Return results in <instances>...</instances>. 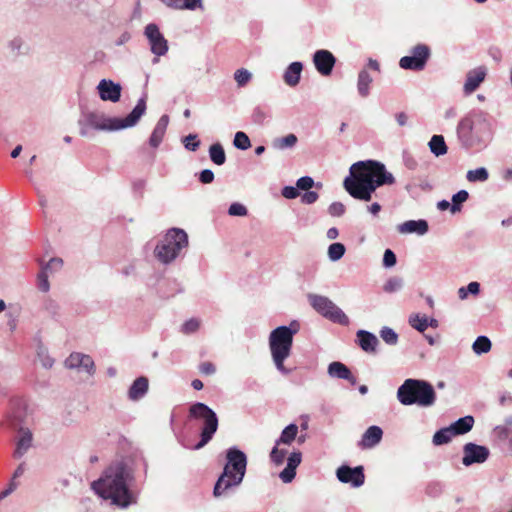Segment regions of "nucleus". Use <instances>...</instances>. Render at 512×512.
I'll list each match as a JSON object with an SVG mask.
<instances>
[{"label":"nucleus","instance_id":"4468645a","mask_svg":"<svg viewBox=\"0 0 512 512\" xmlns=\"http://www.w3.org/2000/svg\"><path fill=\"white\" fill-rule=\"evenodd\" d=\"M337 478L342 483H350L353 487H360L364 484L365 475L362 466L351 468L343 465L337 469Z\"/></svg>","mask_w":512,"mask_h":512},{"label":"nucleus","instance_id":"3c124183","mask_svg":"<svg viewBox=\"0 0 512 512\" xmlns=\"http://www.w3.org/2000/svg\"><path fill=\"white\" fill-rule=\"evenodd\" d=\"M268 116V111L262 106H257L253 109L252 120L254 123L263 124Z\"/></svg>","mask_w":512,"mask_h":512},{"label":"nucleus","instance_id":"4c0bfd02","mask_svg":"<svg viewBox=\"0 0 512 512\" xmlns=\"http://www.w3.org/2000/svg\"><path fill=\"white\" fill-rule=\"evenodd\" d=\"M491 346L492 344L488 337L478 336L472 345V349L476 354L481 355L483 353L489 352Z\"/></svg>","mask_w":512,"mask_h":512},{"label":"nucleus","instance_id":"9d476101","mask_svg":"<svg viewBox=\"0 0 512 512\" xmlns=\"http://www.w3.org/2000/svg\"><path fill=\"white\" fill-rule=\"evenodd\" d=\"M308 301L313 309L326 319L343 326L349 325L350 320L348 316L328 297L309 294Z\"/></svg>","mask_w":512,"mask_h":512},{"label":"nucleus","instance_id":"de8ad7c7","mask_svg":"<svg viewBox=\"0 0 512 512\" xmlns=\"http://www.w3.org/2000/svg\"><path fill=\"white\" fill-rule=\"evenodd\" d=\"M252 78V74L244 68L238 69L234 73V79L239 87H244Z\"/></svg>","mask_w":512,"mask_h":512},{"label":"nucleus","instance_id":"9b49d317","mask_svg":"<svg viewBox=\"0 0 512 512\" xmlns=\"http://www.w3.org/2000/svg\"><path fill=\"white\" fill-rule=\"evenodd\" d=\"M430 54V48L427 45L418 44L412 48L411 55L400 59L399 66L405 70L421 71L425 68Z\"/></svg>","mask_w":512,"mask_h":512},{"label":"nucleus","instance_id":"f8f14e48","mask_svg":"<svg viewBox=\"0 0 512 512\" xmlns=\"http://www.w3.org/2000/svg\"><path fill=\"white\" fill-rule=\"evenodd\" d=\"M144 34L149 41L151 52L154 55L159 57L167 53L168 42L155 23H149L145 27Z\"/></svg>","mask_w":512,"mask_h":512},{"label":"nucleus","instance_id":"39448f33","mask_svg":"<svg viewBox=\"0 0 512 512\" xmlns=\"http://www.w3.org/2000/svg\"><path fill=\"white\" fill-rule=\"evenodd\" d=\"M225 457L226 463L223 471L214 485L213 495L215 497L225 495L230 489L238 487L246 474L248 461L243 451L233 446L226 450Z\"/></svg>","mask_w":512,"mask_h":512},{"label":"nucleus","instance_id":"5701e85b","mask_svg":"<svg viewBox=\"0 0 512 512\" xmlns=\"http://www.w3.org/2000/svg\"><path fill=\"white\" fill-rule=\"evenodd\" d=\"M357 342L360 348L366 353H375L379 344L378 338L366 330H358L356 333Z\"/></svg>","mask_w":512,"mask_h":512},{"label":"nucleus","instance_id":"f3484780","mask_svg":"<svg viewBox=\"0 0 512 512\" xmlns=\"http://www.w3.org/2000/svg\"><path fill=\"white\" fill-rule=\"evenodd\" d=\"M97 89L100 98L104 101L117 102L121 97V86L111 80L102 79Z\"/></svg>","mask_w":512,"mask_h":512},{"label":"nucleus","instance_id":"cd10ccee","mask_svg":"<svg viewBox=\"0 0 512 512\" xmlns=\"http://www.w3.org/2000/svg\"><path fill=\"white\" fill-rule=\"evenodd\" d=\"M303 65L301 62H292L285 70L283 75L284 82L291 87L296 86L301 78Z\"/></svg>","mask_w":512,"mask_h":512},{"label":"nucleus","instance_id":"a18cd8bd","mask_svg":"<svg viewBox=\"0 0 512 512\" xmlns=\"http://www.w3.org/2000/svg\"><path fill=\"white\" fill-rule=\"evenodd\" d=\"M380 337L388 345H396L398 342V334L389 327H383L380 330Z\"/></svg>","mask_w":512,"mask_h":512},{"label":"nucleus","instance_id":"7c9ffc66","mask_svg":"<svg viewBox=\"0 0 512 512\" xmlns=\"http://www.w3.org/2000/svg\"><path fill=\"white\" fill-rule=\"evenodd\" d=\"M474 425V418L470 415L459 418L457 421L450 425L454 435H463L469 432Z\"/></svg>","mask_w":512,"mask_h":512},{"label":"nucleus","instance_id":"c03bdc74","mask_svg":"<svg viewBox=\"0 0 512 512\" xmlns=\"http://www.w3.org/2000/svg\"><path fill=\"white\" fill-rule=\"evenodd\" d=\"M233 144L237 149L247 150L251 146V141L246 133L238 131L234 136Z\"/></svg>","mask_w":512,"mask_h":512},{"label":"nucleus","instance_id":"393cba45","mask_svg":"<svg viewBox=\"0 0 512 512\" xmlns=\"http://www.w3.org/2000/svg\"><path fill=\"white\" fill-rule=\"evenodd\" d=\"M168 123H169L168 115H162L159 118V120L156 123V125L152 131V134L149 138V145L151 147L157 148L161 144V142L164 138V135L166 133Z\"/></svg>","mask_w":512,"mask_h":512},{"label":"nucleus","instance_id":"4be33fe9","mask_svg":"<svg viewBox=\"0 0 512 512\" xmlns=\"http://www.w3.org/2000/svg\"><path fill=\"white\" fill-rule=\"evenodd\" d=\"M25 417V405L21 400H14L10 404L7 421L11 428L17 429Z\"/></svg>","mask_w":512,"mask_h":512},{"label":"nucleus","instance_id":"0e129e2a","mask_svg":"<svg viewBox=\"0 0 512 512\" xmlns=\"http://www.w3.org/2000/svg\"><path fill=\"white\" fill-rule=\"evenodd\" d=\"M403 162H404L405 167L408 168L409 170H415L418 166L417 161L410 154L403 155Z\"/></svg>","mask_w":512,"mask_h":512},{"label":"nucleus","instance_id":"c756f323","mask_svg":"<svg viewBox=\"0 0 512 512\" xmlns=\"http://www.w3.org/2000/svg\"><path fill=\"white\" fill-rule=\"evenodd\" d=\"M372 82L373 78L371 77L367 69L360 70L357 79V91L362 98H366L369 96Z\"/></svg>","mask_w":512,"mask_h":512},{"label":"nucleus","instance_id":"a211bd4d","mask_svg":"<svg viewBox=\"0 0 512 512\" xmlns=\"http://www.w3.org/2000/svg\"><path fill=\"white\" fill-rule=\"evenodd\" d=\"M33 441L32 432L28 428L19 427L16 448L13 452L15 459L22 458L31 448Z\"/></svg>","mask_w":512,"mask_h":512},{"label":"nucleus","instance_id":"774afa93","mask_svg":"<svg viewBox=\"0 0 512 512\" xmlns=\"http://www.w3.org/2000/svg\"><path fill=\"white\" fill-rule=\"evenodd\" d=\"M45 309L52 315H56L59 310L58 304L53 300H47L45 302Z\"/></svg>","mask_w":512,"mask_h":512},{"label":"nucleus","instance_id":"ea45409f","mask_svg":"<svg viewBox=\"0 0 512 512\" xmlns=\"http://www.w3.org/2000/svg\"><path fill=\"white\" fill-rule=\"evenodd\" d=\"M469 198V193L466 190H460L452 196L451 212L456 213L461 210V205Z\"/></svg>","mask_w":512,"mask_h":512},{"label":"nucleus","instance_id":"8fccbe9b","mask_svg":"<svg viewBox=\"0 0 512 512\" xmlns=\"http://www.w3.org/2000/svg\"><path fill=\"white\" fill-rule=\"evenodd\" d=\"M48 277L49 273H47L45 269H41L37 275V287L42 292H48L50 289Z\"/></svg>","mask_w":512,"mask_h":512},{"label":"nucleus","instance_id":"a878e982","mask_svg":"<svg viewBox=\"0 0 512 512\" xmlns=\"http://www.w3.org/2000/svg\"><path fill=\"white\" fill-rule=\"evenodd\" d=\"M148 379L146 377H138L128 390V398L132 401L142 399L148 391Z\"/></svg>","mask_w":512,"mask_h":512},{"label":"nucleus","instance_id":"b1692460","mask_svg":"<svg viewBox=\"0 0 512 512\" xmlns=\"http://www.w3.org/2000/svg\"><path fill=\"white\" fill-rule=\"evenodd\" d=\"M428 222L424 219L408 220L398 226V231L402 234L415 233L424 235L428 232Z\"/></svg>","mask_w":512,"mask_h":512},{"label":"nucleus","instance_id":"473e14b6","mask_svg":"<svg viewBox=\"0 0 512 512\" xmlns=\"http://www.w3.org/2000/svg\"><path fill=\"white\" fill-rule=\"evenodd\" d=\"M298 426L296 424H289L281 432L280 437L275 441L277 445L286 444L290 445L297 437Z\"/></svg>","mask_w":512,"mask_h":512},{"label":"nucleus","instance_id":"864d4df0","mask_svg":"<svg viewBox=\"0 0 512 512\" xmlns=\"http://www.w3.org/2000/svg\"><path fill=\"white\" fill-rule=\"evenodd\" d=\"M184 147L189 151H196L200 146V141L196 134H189L183 139Z\"/></svg>","mask_w":512,"mask_h":512},{"label":"nucleus","instance_id":"13d9d810","mask_svg":"<svg viewBox=\"0 0 512 512\" xmlns=\"http://www.w3.org/2000/svg\"><path fill=\"white\" fill-rule=\"evenodd\" d=\"M345 205L341 202H333L328 207V212L331 216H342L345 213Z\"/></svg>","mask_w":512,"mask_h":512},{"label":"nucleus","instance_id":"dca6fc26","mask_svg":"<svg viewBox=\"0 0 512 512\" xmlns=\"http://www.w3.org/2000/svg\"><path fill=\"white\" fill-rule=\"evenodd\" d=\"M313 62L321 75L328 76L332 73L336 58L330 51L321 49L314 53Z\"/></svg>","mask_w":512,"mask_h":512},{"label":"nucleus","instance_id":"338daca9","mask_svg":"<svg viewBox=\"0 0 512 512\" xmlns=\"http://www.w3.org/2000/svg\"><path fill=\"white\" fill-rule=\"evenodd\" d=\"M499 404L502 407L512 405V395L507 391L500 393Z\"/></svg>","mask_w":512,"mask_h":512},{"label":"nucleus","instance_id":"4d7b16f0","mask_svg":"<svg viewBox=\"0 0 512 512\" xmlns=\"http://www.w3.org/2000/svg\"><path fill=\"white\" fill-rule=\"evenodd\" d=\"M314 186V180L309 176H303L296 182L298 190L309 191Z\"/></svg>","mask_w":512,"mask_h":512},{"label":"nucleus","instance_id":"7ed1b4c3","mask_svg":"<svg viewBox=\"0 0 512 512\" xmlns=\"http://www.w3.org/2000/svg\"><path fill=\"white\" fill-rule=\"evenodd\" d=\"M456 132L463 148L479 152L493 138L492 118L482 111L472 112L459 121Z\"/></svg>","mask_w":512,"mask_h":512},{"label":"nucleus","instance_id":"6e6d98bb","mask_svg":"<svg viewBox=\"0 0 512 512\" xmlns=\"http://www.w3.org/2000/svg\"><path fill=\"white\" fill-rule=\"evenodd\" d=\"M247 213H248L247 208L243 204L238 203V202L232 203L228 209V214L230 216L243 217V216H246Z\"/></svg>","mask_w":512,"mask_h":512},{"label":"nucleus","instance_id":"0eeeda50","mask_svg":"<svg viewBox=\"0 0 512 512\" xmlns=\"http://www.w3.org/2000/svg\"><path fill=\"white\" fill-rule=\"evenodd\" d=\"M436 398L434 387L426 380L408 378L397 390V399L405 406L431 407Z\"/></svg>","mask_w":512,"mask_h":512},{"label":"nucleus","instance_id":"69168bd1","mask_svg":"<svg viewBox=\"0 0 512 512\" xmlns=\"http://www.w3.org/2000/svg\"><path fill=\"white\" fill-rule=\"evenodd\" d=\"M199 370L202 374L212 375L215 373L216 368H215L214 364L211 362H203L200 364Z\"/></svg>","mask_w":512,"mask_h":512},{"label":"nucleus","instance_id":"aec40b11","mask_svg":"<svg viewBox=\"0 0 512 512\" xmlns=\"http://www.w3.org/2000/svg\"><path fill=\"white\" fill-rule=\"evenodd\" d=\"M302 461V454L300 451L292 452L288 459L286 467L280 472L279 477L284 483H290L296 476V469Z\"/></svg>","mask_w":512,"mask_h":512},{"label":"nucleus","instance_id":"603ef678","mask_svg":"<svg viewBox=\"0 0 512 512\" xmlns=\"http://www.w3.org/2000/svg\"><path fill=\"white\" fill-rule=\"evenodd\" d=\"M41 264V269H45L47 273H53L61 269L63 265V260L61 258H51L48 263Z\"/></svg>","mask_w":512,"mask_h":512},{"label":"nucleus","instance_id":"412c9836","mask_svg":"<svg viewBox=\"0 0 512 512\" xmlns=\"http://www.w3.org/2000/svg\"><path fill=\"white\" fill-rule=\"evenodd\" d=\"M486 76V68L481 66L477 67L467 73L466 81L464 84L465 94L473 93L480 84L484 81Z\"/></svg>","mask_w":512,"mask_h":512},{"label":"nucleus","instance_id":"680f3d73","mask_svg":"<svg viewBox=\"0 0 512 512\" xmlns=\"http://www.w3.org/2000/svg\"><path fill=\"white\" fill-rule=\"evenodd\" d=\"M214 180V173L210 169H204L199 173V181L202 184H210Z\"/></svg>","mask_w":512,"mask_h":512},{"label":"nucleus","instance_id":"72a5a7b5","mask_svg":"<svg viewBox=\"0 0 512 512\" xmlns=\"http://www.w3.org/2000/svg\"><path fill=\"white\" fill-rule=\"evenodd\" d=\"M209 157L211 161L221 166L226 162V154L223 146L220 143H214L209 148Z\"/></svg>","mask_w":512,"mask_h":512},{"label":"nucleus","instance_id":"5fc2aeb1","mask_svg":"<svg viewBox=\"0 0 512 512\" xmlns=\"http://www.w3.org/2000/svg\"><path fill=\"white\" fill-rule=\"evenodd\" d=\"M200 321L197 318H191L187 320L181 327V331L184 334H192L198 330Z\"/></svg>","mask_w":512,"mask_h":512},{"label":"nucleus","instance_id":"bf43d9fd","mask_svg":"<svg viewBox=\"0 0 512 512\" xmlns=\"http://www.w3.org/2000/svg\"><path fill=\"white\" fill-rule=\"evenodd\" d=\"M397 262V258L395 253L391 249H386L383 255V265L384 267L390 268L393 267Z\"/></svg>","mask_w":512,"mask_h":512},{"label":"nucleus","instance_id":"c9c22d12","mask_svg":"<svg viewBox=\"0 0 512 512\" xmlns=\"http://www.w3.org/2000/svg\"><path fill=\"white\" fill-rule=\"evenodd\" d=\"M455 436L450 426L441 428L433 436L432 442L434 445L439 446L447 444L451 441L452 437Z\"/></svg>","mask_w":512,"mask_h":512},{"label":"nucleus","instance_id":"e433bc0d","mask_svg":"<svg viewBox=\"0 0 512 512\" xmlns=\"http://www.w3.org/2000/svg\"><path fill=\"white\" fill-rule=\"evenodd\" d=\"M489 178L488 170L485 167H480L474 170H469L466 174V179L471 182H485Z\"/></svg>","mask_w":512,"mask_h":512},{"label":"nucleus","instance_id":"f03ea898","mask_svg":"<svg viewBox=\"0 0 512 512\" xmlns=\"http://www.w3.org/2000/svg\"><path fill=\"white\" fill-rule=\"evenodd\" d=\"M133 479L131 469L123 461H116L92 483V489L102 499L110 500L112 505L127 508L136 503V495L129 488Z\"/></svg>","mask_w":512,"mask_h":512},{"label":"nucleus","instance_id":"37998d69","mask_svg":"<svg viewBox=\"0 0 512 512\" xmlns=\"http://www.w3.org/2000/svg\"><path fill=\"white\" fill-rule=\"evenodd\" d=\"M403 287V279L399 276L390 277L383 286L386 293H395Z\"/></svg>","mask_w":512,"mask_h":512},{"label":"nucleus","instance_id":"a19ab883","mask_svg":"<svg viewBox=\"0 0 512 512\" xmlns=\"http://www.w3.org/2000/svg\"><path fill=\"white\" fill-rule=\"evenodd\" d=\"M409 324L419 332H424L429 327L428 318L419 314L410 316Z\"/></svg>","mask_w":512,"mask_h":512},{"label":"nucleus","instance_id":"1a4fd4ad","mask_svg":"<svg viewBox=\"0 0 512 512\" xmlns=\"http://www.w3.org/2000/svg\"><path fill=\"white\" fill-rule=\"evenodd\" d=\"M188 246V236L186 232L179 228L170 229L154 249L155 258L163 263L173 262L181 253L182 249Z\"/></svg>","mask_w":512,"mask_h":512},{"label":"nucleus","instance_id":"ddd939ff","mask_svg":"<svg viewBox=\"0 0 512 512\" xmlns=\"http://www.w3.org/2000/svg\"><path fill=\"white\" fill-rule=\"evenodd\" d=\"M463 452L464 456L462 459V463L467 467L475 463H484L490 455V451L487 447L477 445L471 442L466 443L464 445Z\"/></svg>","mask_w":512,"mask_h":512},{"label":"nucleus","instance_id":"c85d7f7f","mask_svg":"<svg viewBox=\"0 0 512 512\" xmlns=\"http://www.w3.org/2000/svg\"><path fill=\"white\" fill-rule=\"evenodd\" d=\"M164 5L176 10L203 9L202 0H160Z\"/></svg>","mask_w":512,"mask_h":512},{"label":"nucleus","instance_id":"e2e57ef3","mask_svg":"<svg viewBox=\"0 0 512 512\" xmlns=\"http://www.w3.org/2000/svg\"><path fill=\"white\" fill-rule=\"evenodd\" d=\"M318 193L315 191H305V193L301 196V202L303 204H313L318 200Z\"/></svg>","mask_w":512,"mask_h":512},{"label":"nucleus","instance_id":"79ce46f5","mask_svg":"<svg viewBox=\"0 0 512 512\" xmlns=\"http://www.w3.org/2000/svg\"><path fill=\"white\" fill-rule=\"evenodd\" d=\"M345 251V246L342 243H333L328 248V257L331 261H338L344 256Z\"/></svg>","mask_w":512,"mask_h":512},{"label":"nucleus","instance_id":"58836bf2","mask_svg":"<svg viewBox=\"0 0 512 512\" xmlns=\"http://www.w3.org/2000/svg\"><path fill=\"white\" fill-rule=\"evenodd\" d=\"M480 293V284L476 281L470 282L467 286L460 287L458 289V297L461 300H464L471 295H478Z\"/></svg>","mask_w":512,"mask_h":512},{"label":"nucleus","instance_id":"052dcab7","mask_svg":"<svg viewBox=\"0 0 512 512\" xmlns=\"http://www.w3.org/2000/svg\"><path fill=\"white\" fill-rule=\"evenodd\" d=\"M282 196L286 199H295L299 196V190L294 186H285L282 188Z\"/></svg>","mask_w":512,"mask_h":512},{"label":"nucleus","instance_id":"6ab92c4d","mask_svg":"<svg viewBox=\"0 0 512 512\" xmlns=\"http://www.w3.org/2000/svg\"><path fill=\"white\" fill-rule=\"evenodd\" d=\"M327 373L331 378L347 380L351 385H355L357 383V378L342 362H331L328 365Z\"/></svg>","mask_w":512,"mask_h":512},{"label":"nucleus","instance_id":"20e7f679","mask_svg":"<svg viewBox=\"0 0 512 512\" xmlns=\"http://www.w3.org/2000/svg\"><path fill=\"white\" fill-rule=\"evenodd\" d=\"M146 111L145 98H140L133 110L124 118L106 117L102 113L84 112L78 121L80 135L87 137L92 130L116 131L133 127Z\"/></svg>","mask_w":512,"mask_h":512},{"label":"nucleus","instance_id":"bb28decb","mask_svg":"<svg viewBox=\"0 0 512 512\" xmlns=\"http://www.w3.org/2000/svg\"><path fill=\"white\" fill-rule=\"evenodd\" d=\"M383 431L378 426H370L362 436L359 445L362 448H372L382 439Z\"/></svg>","mask_w":512,"mask_h":512},{"label":"nucleus","instance_id":"6e6552de","mask_svg":"<svg viewBox=\"0 0 512 512\" xmlns=\"http://www.w3.org/2000/svg\"><path fill=\"white\" fill-rule=\"evenodd\" d=\"M192 421H199L203 424L200 433V441L194 445H189L182 440H180V443L185 448L199 450L212 440L218 429V417L208 405L202 402H196L189 408L186 425H189Z\"/></svg>","mask_w":512,"mask_h":512},{"label":"nucleus","instance_id":"2eb2a0df","mask_svg":"<svg viewBox=\"0 0 512 512\" xmlns=\"http://www.w3.org/2000/svg\"><path fill=\"white\" fill-rule=\"evenodd\" d=\"M65 366L69 369L82 370L93 375L95 373V364L91 356L79 352H73L65 360Z\"/></svg>","mask_w":512,"mask_h":512},{"label":"nucleus","instance_id":"f704fd0d","mask_svg":"<svg viewBox=\"0 0 512 512\" xmlns=\"http://www.w3.org/2000/svg\"><path fill=\"white\" fill-rule=\"evenodd\" d=\"M298 138L295 134L290 133L284 137L276 138L273 141V147L279 150L293 148L297 144Z\"/></svg>","mask_w":512,"mask_h":512},{"label":"nucleus","instance_id":"423d86ee","mask_svg":"<svg viewBox=\"0 0 512 512\" xmlns=\"http://www.w3.org/2000/svg\"><path fill=\"white\" fill-rule=\"evenodd\" d=\"M299 329V323L292 321L289 326L282 325L273 329L269 335V349L273 363L283 375H288L292 371L285 367L284 362L291 354L293 337Z\"/></svg>","mask_w":512,"mask_h":512},{"label":"nucleus","instance_id":"49530a36","mask_svg":"<svg viewBox=\"0 0 512 512\" xmlns=\"http://www.w3.org/2000/svg\"><path fill=\"white\" fill-rule=\"evenodd\" d=\"M279 446L280 445H277L275 443L274 447L272 448V450L270 452V459L276 465L283 464L284 459L287 454V451L285 449H280Z\"/></svg>","mask_w":512,"mask_h":512},{"label":"nucleus","instance_id":"2f4dec72","mask_svg":"<svg viewBox=\"0 0 512 512\" xmlns=\"http://www.w3.org/2000/svg\"><path fill=\"white\" fill-rule=\"evenodd\" d=\"M430 151L437 157L447 153L448 147L442 135H433L428 143Z\"/></svg>","mask_w":512,"mask_h":512},{"label":"nucleus","instance_id":"09e8293b","mask_svg":"<svg viewBox=\"0 0 512 512\" xmlns=\"http://www.w3.org/2000/svg\"><path fill=\"white\" fill-rule=\"evenodd\" d=\"M494 434L501 440H508L512 445V428L498 425L494 428Z\"/></svg>","mask_w":512,"mask_h":512},{"label":"nucleus","instance_id":"f257e3e1","mask_svg":"<svg viewBox=\"0 0 512 512\" xmlns=\"http://www.w3.org/2000/svg\"><path fill=\"white\" fill-rule=\"evenodd\" d=\"M394 183V176L382 162L365 160L352 164L343 186L354 199L370 201L377 188Z\"/></svg>","mask_w":512,"mask_h":512}]
</instances>
